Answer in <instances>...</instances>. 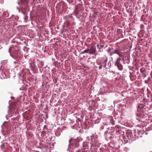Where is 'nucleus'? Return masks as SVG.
<instances>
[{"label": "nucleus", "mask_w": 152, "mask_h": 152, "mask_svg": "<svg viewBox=\"0 0 152 152\" xmlns=\"http://www.w3.org/2000/svg\"><path fill=\"white\" fill-rule=\"evenodd\" d=\"M107 51L110 56H112L113 54L116 53L120 57H122L124 63L128 64L129 63L130 58L129 52H121L118 50H114L113 48H109Z\"/></svg>", "instance_id": "obj_1"}, {"label": "nucleus", "mask_w": 152, "mask_h": 152, "mask_svg": "<svg viewBox=\"0 0 152 152\" xmlns=\"http://www.w3.org/2000/svg\"><path fill=\"white\" fill-rule=\"evenodd\" d=\"M29 0H19L18 4L21 8L20 9L18 7L17 9L19 12H21L24 15H26L28 12L29 11L28 3Z\"/></svg>", "instance_id": "obj_2"}, {"label": "nucleus", "mask_w": 152, "mask_h": 152, "mask_svg": "<svg viewBox=\"0 0 152 152\" xmlns=\"http://www.w3.org/2000/svg\"><path fill=\"white\" fill-rule=\"evenodd\" d=\"M91 140L90 143L91 146H97L99 147L100 143L98 139L97 135L96 133L92 134L90 136H88L86 137V140L88 141Z\"/></svg>", "instance_id": "obj_3"}, {"label": "nucleus", "mask_w": 152, "mask_h": 152, "mask_svg": "<svg viewBox=\"0 0 152 152\" xmlns=\"http://www.w3.org/2000/svg\"><path fill=\"white\" fill-rule=\"evenodd\" d=\"M81 138L80 137H77L75 139L72 138L69 140V144L67 149L69 152H73L71 151V149H73L75 148L78 147L79 145Z\"/></svg>", "instance_id": "obj_4"}, {"label": "nucleus", "mask_w": 152, "mask_h": 152, "mask_svg": "<svg viewBox=\"0 0 152 152\" xmlns=\"http://www.w3.org/2000/svg\"><path fill=\"white\" fill-rule=\"evenodd\" d=\"M88 51L89 52V54H92L95 56L96 55L98 54V53L96 52V49L95 47L94 46H91L90 49H87Z\"/></svg>", "instance_id": "obj_5"}, {"label": "nucleus", "mask_w": 152, "mask_h": 152, "mask_svg": "<svg viewBox=\"0 0 152 152\" xmlns=\"http://www.w3.org/2000/svg\"><path fill=\"white\" fill-rule=\"evenodd\" d=\"M107 61V58L106 56L102 57L100 60V64H102L103 67L104 68H106Z\"/></svg>", "instance_id": "obj_6"}, {"label": "nucleus", "mask_w": 152, "mask_h": 152, "mask_svg": "<svg viewBox=\"0 0 152 152\" xmlns=\"http://www.w3.org/2000/svg\"><path fill=\"white\" fill-rule=\"evenodd\" d=\"M120 60L121 59L120 58H118L117 59L116 61L115 64V66H117L119 70H122L123 68L122 66L119 63Z\"/></svg>", "instance_id": "obj_7"}, {"label": "nucleus", "mask_w": 152, "mask_h": 152, "mask_svg": "<svg viewBox=\"0 0 152 152\" xmlns=\"http://www.w3.org/2000/svg\"><path fill=\"white\" fill-rule=\"evenodd\" d=\"M127 137L129 141V143H132L133 141V136L132 133L128 134Z\"/></svg>", "instance_id": "obj_8"}, {"label": "nucleus", "mask_w": 152, "mask_h": 152, "mask_svg": "<svg viewBox=\"0 0 152 152\" xmlns=\"http://www.w3.org/2000/svg\"><path fill=\"white\" fill-rule=\"evenodd\" d=\"M105 137L107 139L112 138L113 137V135H112L111 133H108L107 132V133L105 132Z\"/></svg>", "instance_id": "obj_9"}, {"label": "nucleus", "mask_w": 152, "mask_h": 152, "mask_svg": "<svg viewBox=\"0 0 152 152\" xmlns=\"http://www.w3.org/2000/svg\"><path fill=\"white\" fill-rule=\"evenodd\" d=\"M109 119L110 120V123L112 125L115 124L114 120L113 119V117L112 116L110 115L109 116Z\"/></svg>", "instance_id": "obj_10"}, {"label": "nucleus", "mask_w": 152, "mask_h": 152, "mask_svg": "<svg viewBox=\"0 0 152 152\" xmlns=\"http://www.w3.org/2000/svg\"><path fill=\"white\" fill-rule=\"evenodd\" d=\"M83 148H84V150L88 149V145L87 143L84 142L82 143Z\"/></svg>", "instance_id": "obj_11"}, {"label": "nucleus", "mask_w": 152, "mask_h": 152, "mask_svg": "<svg viewBox=\"0 0 152 152\" xmlns=\"http://www.w3.org/2000/svg\"><path fill=\"white\" fill-rule=\"evenodd\" d=\"M3 15L6 18H7L9 16L8 12L7 11H4L3 12Z\"/></svg>", "instance_id": "obj_12"}, {"label": "nucleus", "mask_w": 152, "mask_h": 152, "mask_svg": "<svg viewBox=\"0 0 152 152\" xmlns=\"http://www.w3.org/2000/svg\"><path fill=\"white\" fill-rule=\"evenodd\" d=\"M122 131L121 130H119V132L120 133H122ZM124 132H123L122 133V134H121L122 135V137L124 140H125L126 139V137L125 135H124Z\"/></svg>", "instance_id": "obj_13"}, {"label": "nucleus", "mask_w": 152, "mask_h": 152, "mask_svg": "<svg viewBox=\"0 0 152 152\" xmlns=\"http://www.w3.org/2000/svg\"><path fill=\"white\" fill-rule=\"evenodd\" d=\"M85 53H87L88 54V53H89V52H88V50L87 49H86L85 50L81 52L80 53V54H84Z\"/></svg>", "instance_id": "obj_14"}, {"label": "nucleus", "mask_w": 152, "mask_h": 152, "mask_svg": "<svg viewBox=\"0 0 152 152\" xmlns=\"http://www.w3.org/2000/svg\"><path fill=\"white\" fill-rule=\"evenodd\" d=\"M140 106H138V110H139L140 109V110H142L143 109V106H142V105H140Z\"/></svg>", "instance_id": "obj_15"}, {"label": "nucleus", "mask_w": 152, "mask_h": 152, "mask_svg": "<svg viewBox=\"0 0 152 152\" xmlns=\"http://www.w3.org/2000/svg\"><path fill=\"white\" fill-rule=\"evenodd\" d=\"M130 75H131V76H130V79L131 80H132V81H133V79H132V72H130Z\"/></svg>", "instance_id": "obj_16"}, {"label": "nucleus", "mask_w": 152, "mask_h": 152, "mask_svg": "<svg viewBox=\"0 0 152 152\" xmlns=\"http://www.w3.org/2000/svg\"><path fill=\"white\" fill-rule=\"evenodd\" d=\"M97 48L99 49V51H100V48L102 47V45H100V47H99V45H97Z\"/></svg>", "instance_id": "obj_17"}, {"label": "nucleus", "mask_w": 152, "mask_h": 152, "mask_svg": "<svg viewBox=\"0 0 152 152\" xmlns=\"http://www.w3.org/2000/svg\"><path fill=\"white\" fill-rule=\"evenodd\" d=\"M101 64V65L100 66H99V69H101L102 68V66H103V65L102 64Z\"/></svg>", "instance_id": "obj_18"}, {"label": "nucleus", "mask_w": 152, "mask_h": 152, "mask_svg": "<svg viewBox=\"0 0 152 152\" xmlns=\"http://www.w3.org/2000/svg\"><path fill=\"white\" fill-rule=\"evenodd\" d=\"M76 152H82V151L81 150H77Z\"/></svg>", "instance_id": "obj_19"}, {"label": "nucleus", "mask_w": 152, "mask_h": 152, "mask_svg": "<svg viewBox=\"0 0 152 152\" xmlns=\"http://www.w3.org/2000/svg\"><path fill=\"white\" fill-rule=\"evenodd\" d=\"M2 126H5L4 125V123L3 124V125H2Z\"/></svg>", "instance_id": "obj_20"}, {"label": "nucleus", "mask_w": 152, "mask_h": 152, "mask_svg": "<svg viewBox=\"0 0 152 152\" xmlns=\"http://www.w3.org/2000/svg\"><path fill=\"white\" fill-rule=\"evenodd\" d=\"M13 98H14V97H12H12H11V99H12Z\"/></svg>", "instance_id": "obj_21"}, {"label": "nucleus", "mask_w": 152, "mask_h": 152, "mask_svg": "<svg viewBox=\"0 0 152 152\" xmlns=\"http://www.w3.org/2000/svg\"><path fill=\"white\" fill-rule=\"evenodd\" d=\"M10 48H9V53H10Z\"/></svg>", "instance_id": "obj_22"}, {"label": "nucleus", "mask_w": 152, "mask_h": 152, "mask_svg": "<svg viewBox=\"0 0 152 152\" xmlns=\"http://www.w3.org/2000/svg\"><path fill=\"white\" fill-rule=\"evenodd\" d=\"M1 147L2 148H3V146L2 145H1Z\"/></svg>", "instance_id": "obj_23"}, {"label": "nucleus", "mask_w": 152, "mask_h": 152, "mask_svg": "<svg viewBox=\"0 0 152 152\" xmlns=\"http://www.w3.org/2000/svg\"><path fill=\"white\" fill-rule=\"evenodd\" d=\"M126 141H127V142H129L128 140H127Z\"/></svg>", "instance_id": "obj_24"}, {"label": "nucleus", "mask_w": 152, "mask_h": 152, "mask_svg": "<svg viewBox=\"0 0 152 152\" xmlns=\"http://www.w3.org/2000/svg\"><path fill=\"white\" fill-rule=\"evenodd\" d=\"M109 65V62L108 63V65Z\"/></svg>", "instance_id": "obj_25"}, {"label": "nucleus", "mask_w": 152, "mask_h": 152, "mask_svg": "<svg viewBox=\"0 0 152 152\" xmlns=\"http://www.w3.org/2000/svg\"><path fill=\"white\" fill-rule=\"evenodd\" d=\"M45 127V128H46V126H44V128Z\"/></svg>", "instance_id": "obj_26"}, {"label": "nucleus", "mask_w": 152, "mask_h": 152, "mask_svg": "<svg viewBox=\"0 0 152 152\" xmlns=\"http://www.w3.org/2000/svg\"><path fill=\"white\" fill-rule=\"evenodd\" d=\"M0 3H3V1L2 2H0Z\"/></svg>", "instance_id": "obj_27"}, {"label": "nucleus", "mask_w": 152, "mask_h": 152, "mask_svg": "<svg viewBox=\"0 0 152 152\" xmlns=\"http://www.w3.org/2000/svg\"><path fill=\"white\" fill-rule=\"evenodd\" d=\"M130 47H131V48H132V45L130 46Z\"/></svg>", "instance_id": "obj_28"}, {"label": "nucleus", "mask_w": 152, "mask_h": 152, "mask_svg": "<svg viewBox=\"0 0 152 152\" xmlns=\"http://www.w3.org/2000/svg\"><path fill=\"white\" fill-rule=\"evenodd\" d=\"M5 121H4V124L5 123Z\"/></svg>", "instance_id": "obj_29"}, {"label": "nucleus", "mask_w": 152, "mask_h": 152, "mask_svg": "<svg viewBox=\"0 0 152 152\" xmlns=\"http://www.w3.org/2000/svg\"><path fill=\"white\" fill-rule=\"evenodd\" d=\"M5 121H4V124L5 123Z\"/></svg>", "instance_id": "obj_30"}]
</instances>
